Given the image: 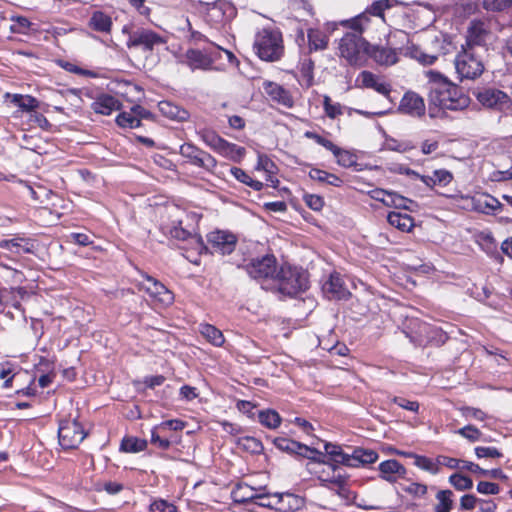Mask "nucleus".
I'll use <instances>...</instances> for the list:
<instances>
[{
  "label": "nucleus",
  "mask_w": 512,
  "mask_h": 512,
  "mask_svg": "<svg viewBox=\"0 0 512 512\" xmlns=\"http://www.w3.org/2000/svg\"><path fill=\"white\" fill-rule=\"evenodd\" d=\"M386 44L398 57L404 55L416 59L424 65H432L437 60V56L426 54L413 44L409 34L403 30L390 32L386 38Z\"/></svg>",
  "instance_id": "20e7f679"
},
{
  "label": "nucleus",
  "mask_w": 512,
  "mask_h": 512,
  "mask_svg": "<svg viewBox=\"0 0 512 512\" xmlns=\"http://www.w3.org/2000/svg\"><path fill=\"white\" fill-rule=\"evenodd\" d=\"M455 67L460 78L475 79L484 70V65L475 50L462 48L455 58Z\"/></svg>",
  "instance_id": "0eeeda50"
},
{
  "label": "nucleus",
  "mask_w": 512,
  "mask_h": 512,
  "mask_svg": "<svg viewBox=\"0 0 512 512\" xmlns=\"http://www.w3.org/2000/svg\"><path fill=\"white\" fill-rule=\"evenodd\" d=\"M487 34L484 22L472 21L467 31L466 42L462 45V48L475 50V47L483 46Z\"/></svg>",
  "instance_id": "b1692460"
},
{
  "label": "nucleus",
  "mask_w": 512,
  "mask_h": 512,
  "mask_svg": "<svg viewBox=\"0 0 512 512\" xmlns=\"http://www.w3.org/2000/svg\"><path fill=\"white\" fill-rule=\"evenodd\" d=\"M121 102L108 93L98 94L91 104V109L101 115H110L121 109Z\"/></svg>",
  "instance_id": "4be33fe9"
},
{
  "label": "nucleus",
  "mask_w": 512,
  "mask_h": 512,
  "mask_svg": "<svg viewBox=\"0 0 512 512\" xmlns=\"http://www.w3.org/2000/svg\"><path fill=\"white\" fill-rule=\"evenodd\" d=\"M200 332L205 339L216 347H220L224 344L223 333L213 325L202 324L200 326Z\"/></svg>",
  "instance_id": "4c0bfd02"
},
{
  "label": "nucleus",
  "mask_w": 512,
  "mask_h": 512,
  "mask_svg": "<svg viewBox=\"0 0 512 512\" xmlns=\"http://www.w3.org/2000/svg\"><path fill=\"white\" fill-rule=\"evenodd\" d=\"M477 101L484 107L505 111L512 106L511 97L494 87H483L474 92Z\"/></svg>",
  "instance_id": "1a4fd4ad"
},
{
  "label": "nucleus",
  "mask_w": 512,
  "mask_h": 512,
  "mask_svg": "<svg viewBox=\"0 0 512 512\" xmlns=\"http://www.w3.org/2000/svg\"><path fill=\"white\" fill-rule=\"evenodd\" d=\"M265 95L278 105L286 108L294 106V97L290 90L273 81H264L262 85Z\"/></svg>",
  "instance_id": "2eb2a0df"
},
{
  "label": "nucleus",
  "mask_w": 512,
  "mask_h": 512,
  "mask_svg": "<svg viewBox=\"0 0 512 512\" xmlns=\"http://www.w3.org/2000/svg\"><path fill=\"white\" fill-rule=\"evenodd\" d=\"M315 62L310 58H303L299 63V83L301 86L309 88L314 84Z\"/></svg>",
  "instance_id": "f704fd0d"
},
{
  "label": "nucleus",
  "mask_w": 512,
  "mask_h": 512,
  "mask_svg": "<svg viewBox=\"0 0 512 512\" xmlns=\"http://www.w3.org/2000/svg\"><path fill=\"white\" fill-rule=\"evenodd\" d=\"M308 54L324 51L329 45V36L319 28L307 30Z\"/></svg>",
  "instance_id": "c756f323"
},
{
  "label": "nucleus",
  "mask_w": 512,
  "mask_h": 512,
  "mask_svg": "<svg viewBox=\"0 0 512 512\" xmlns=\"http://www.w3.org/2000/svg\"><path fill=\"white\" fill-rule=\"evenodd\" d=\"M368 56L380 66H392L399 61V57L386 44L370 46Z\"/></svg>",
  "instance_id": "a878e982"
},
{
  "label": "nucleus",
  "mask_w": 512,
  "mask_h": 512,
  "mask_svg": "<svg viewBox=\"0 0 512 512\" xmlns=\"http://www.w3.org/2000/svg\"><path fill=\"white\" fill-rule=\"evenodd\" d=\"M305 204L314 211H320L324 206V200L316 194H305L303 196Z\"/></svg>",
  "instance_id": "e2e57ef3"
},
{
  "label": "nucleus",
  "mask_w": 512,
  "mask_h": 512,
  "mask_svg": "<svg viewBox=\"0 0 512 512\" xmlns=\"http://www.w3.org/2000/svg\"><path fill=\"white\" fill-rule=\"evenodd\" d=\"M429 93L430 104L443 110H463L470 104V97L463 88L448 81L441 74L429 72Z\"/></svg>",
  "instance_id": "f257e3e1"
},
{
  "label": "nucleus",
  "mask_w": 512,
  "mask_h": 512,
  "mask_svg": "<svg viewBox=\"0 0 512 512\" xmlns=\"http://www.w3.org/2000/svg\"><path fill=\"white\" fill-rule=\"evenodd\" d=\"M239 445L251 453H260L263 450L262 443L254 437H243L239 440Z\"/></svg>",
  "instance_id": "13d9d810"
},
{
  "label": "nucleus",
  "mask_w": 512,
  "mask_h": 512,
  "mask_svg": "<svg viewBox=\"0 0 512 512\" xmlns=\"http://www.w3.org/2000/svg\"><path fill=\"white\" fill-rule=\"evenodd\" d=\"M274 445L283 452H287L290 454H296L308 459L316 460L315 455L321 454L318 450L314 448H310L305 444L300 442L285 438L278 437L274 439Z\"/></svg>",
  "instance_id": "a211bd4d"
},
{
  "label": "nucleus",
  "mask_w": 512,
  "mask_h": 512,
  "mask_svg": "<svg viewBox=\"0 0 512 512\" xmlns=\"http://www.w3.org/2000/svg\"><path fill=\"white\" fill-rule=\"evenodd\" d=\"M383 148L386 150H391V151L406 152V151L414 148V146L411 145L409 142H400L396 139L389 138V137L385 136Z\"/></svg>",
  "instance_id": "6e6d98bb"
},
{
  "label": "nucleus",
  "mask_w": 512,
  "mask_h": 512,
  "mask_svg": "<svg viewBox=\"0 0 512 512\" xmlns=\"http://www.w3.org/2000/svg\"><path fill=\"white\" fill-rule=\"evenodd\" d=\"M323 292L332 299L345 300L351 295L349 290L344 286V282L340 275L331 274L328 281L323 285Z\"/></svg>",
  "instance_id": "393cba45"
},
{
  "label": "nucleus",
  "mask_w": 512,
  "mask_h": 512,
  "mask_svg": "<svg viewBox=\"0 0 512 512\" xmlns=\"http://www.w3.org/2000/svg\"><path fill=\"white\" fill-rule=\"evenodd\" d=\"M380 477L390 483H395L398 478L406 474V468L397 460L391 459L379 464Z\"/></svg>",
  "instance_id": "bb28decb"
},
{
  "label": "nucleus",
  "mask_w": 512,
  "mask_h": 512,
  "mask_svg": "<svg viewBox=\"0 0 512 512\" xmlns=\"http://www.w3.org/2000/svg\"><path fill=\"white\" fill-rule=\"evenodd\" d=\"M258 418L260 423L269 429H276L281 424V417L274 410L261 411Z\"/></svg>",
  "instance_id": "a18cd8bd"
},
{
  "label": "nucleus",
  "mask_w": 512,
  "mask_h": 512,
  "mask_svg": "<svg viewBox=\"0 0 512 512\" xmlns=\"http://www.w3.org/2000/svg\"><path fill=\"white\" fill-rule=\"evenodd\" d=\"M388 223L401 232H409L414 226L413 218L401 212H390L387 216Z\"/></svg>",
  "instance_id": "c9c22d12"
},
{
  "label": "nucleus",
  "mask_w": 512,
  "mask_h": 512,
  "mask_svg": "<svg viewBox=\"0 0 512 512\" xmlns=\"http://www.w3.org/2000/svg\"><path fill=\"white\" fill-rule=\"evenodd\" d=\"M15 377L16 373L14 372L13 365L9 363L0 364V379L4 380V388L11 387Z\"/></svg>",
  "instance_id": "4d7b16f0"
},
{
  "label": "nucleus",
  "mask_w": 512,
  "mask_h": 512,
  "mask_svg": "<svg viewBox=\"0 0 512 512\" xmlns=\"http://www.w3.org/2000/svg\"><path fill=\"white\" fill-rule=\"evenodd\" d=\"M253 50L262 61H279L285 53L282 32L278 28H262L255 34Z\"/></svg>",
  "instance_id": "f03ea898"
},
{
  "label": "nucleus",
  "mask_w": 512,
  "mask_h": 512,
  "mask_svg": "<svg viewBox=\"0 0 512 512\" xmlns=\"http://www.w3.org/2000/svg\"><path fill=\"white\" fill-rule=\"evenodd\" d=\"M59 64H60V67H62L64 70H66L70 73H74L76 75H81V76H87V77H91V78L97 77L96 72H94L92 70L81 68L72 62L60 61Z\"/></svg>",
  "instance_id": "864d4df0"
},
{
  "label": "nucleus",
  "mask_w": 512,
  "mask_h": 512,
  "mask_svg": "<svg viewBox=\"0 0 512 512\" xmlns=\"http://www.w3.org/2000/svg\"><path fill=\"white\" fill-rule=\"evenodd\" d=\"M255 169L266 174V180L273 182V176L277 173L274 162L265 154H258V161Z\"/></svg>",
  "instance_id": "a19ab883"
},
{
  "label": "nucleus",
  "mask_w": 512,
  "mask_h": 512,
  "mask_svg": "<svg viewBox=\"0 0 512 512\" xmlns=\"http://www.w3.org/2000/svg\"><path fill=\"white\" fill-rule=\"evenodd\" d=\"M230 174L235 177L239 182L246 184L247 186L251 187L255 191H260L263 188V183L254 180L251 176H249L244 170L238 167H230L229 168Z\"/></svg>",
  "instance_id": "ea45409f"
},
{
  "label": "nucleus",
  "mask_w": 512,
  "mask_h": 512,
  "mask_svg": "<svg viewBox=\"0 0 512 512\" xmlns=\"http://www.w3.org/2000/svg\"><path fill=\"white\" fill-rule=\"evenodd\" d=\"M249 276L257 281L274 279L277 272V262L273 255H265L261 258H253L245 265Z\"/></svg>",
  "instance_id": "9d476101"
},
{
  "label": "nucleus",
  "mask_w": 512,
  "mask_h": 512,
  "mask_svg": "<svg viewBox=\"0 0 512 512\" xmlns=\"http://www.w3.org/2000/svg\"><path fill=\"white\" fill-rule=\"evenodd\" d=\"M0 248L7 249L12 253L21 254L29 253L31 251V245L25 238H12L0 241Z\"/></svg>",
  "instance_id": "e433bc0d"
},
{
  "label": "nucleus",
  "mask_w": 512,
  "mask_h": 512,
  "mask_svg": "<svg viewBox=\"0 0 512 512\" xmlns=\"http://www.w3.org/2000/svg\"><path fill=\"white\" fill-rule=\"evenodd\" d=\"M159 110L160 112L167 118L178 121V122H184L187 121L190 117L189 112L170 102V101H161L159 102Z\"/></svg>",
  "instance_id": "7c9ffc66"
},
{
  "label": "nucleus",
  "mask_w": 512,
  "mask_h": 512,
  "mask_svg": "<svg viewBox=\"0 0 512 512\" xmlns=\"http://www.w3.org/2000/svg\"><path fill=\"white\" fill-rule=\"evenodd\" d=\"M483 7L488 11H503L512 5V0H482Z\"/></svg>",
  "instance_id": "052dcab7"
},
{
  "label": "nucleus",
  "mask_w": 512,
  "mask_h": 512,
  "mask_svg": "<svg viewBox=\"0 0 512 512\" xmlns=\"http://www.w3.org/2000/svg\"><path fill=\"white\" fill-rule=\"evenodd\" d=\"M398 109L404 114L422 116L425 114V103L417 93L408 91L403 95Z\"/></svg>",
  "instance_id": "aec40b11"
},
{
  "label": "nucleus",
  "mask_w": 512,
  "mask_h": 512,
  "mask_svg": "<svg viewBox=\"0 0 512 512\" xmlns=\"http://www.w3.org/2000/svg\"><path fill=\"white\" fill-rule=\"evenodd\" d=\"M151 117V112L137 104L133 105L130 111L120 112L116 117V123L120 128H137L140 126L142 119Z\"/></svg>",
  "instance_id": "dca6fc26"
},
{
  "label": "nucleus",
  "mask_w": 512,
  "mask_h": 512,
  "mask_svg": "<svg viewBox=\"0 0 512 512\" xmlns=\"http://www.w3.org/2000/svg\"><path fill=\"white\" fill-rule=\"evenodd\" d=\"M475 454L478 458L502 457V453L495 447H476Z\"/></svg>",
  "instance_id": "338daca9"
},
{
  "label": "nucleus",
  "mask_w": 512,
  "mask_h": 512,
  "mask_svg": "<svg viewBox=\"0 0 512 512\" xmlns=\"http://www.w3.org/2000/svg\"><path fill=\"white\" fill-rule=\"evenodd\" d=\"M122 33L127 35L126 47L129 50L137 49L145 54H152L156 48L167 43L165 36L150 28L137 27L132 29L125 25L122 28Z\"/></svg>",
  "instance_id": "7ed1b4c3"
},
{
  "label": "nucleus",
  "mask_w": 512,
  "mask_h": 512,
  "mask_svg": "<svg viewBox=\"0 0 512 512\" xmlns=\"http://www.w3.org/2000/svg\"><path fill=\"white\" fill-rule=\"evenodd\" d=\"M208 242L215 252L227 255L235 249L236 237L227 231L217 230L209 233Z\"/></svg>",
  "instance_id": "6ab92c4d"
},
{
  "label": "nucleus",
  "mask_w": 512,
  "mask_h": 512,
  "mask_svg": "<svg viewBox=\"0 0 512 512\" xmlns=\"http://www.w3.org/2000/svg\"><path fill=\"white\" fill-rule=\"evenodd\" d=\"M323 107L325 115L335 119L343 114V108L339 103H334L329 96H324Z\"/></svg>",
  "instance_id": "603ef678"
},
{
  "label": "nucleus",
  "mask_w": 512,
  "mask_h": 512,
  "mask_svg": "<svg viewBox=\"0 0 512 512\" xmlns=\"http://www.w3.org/2000/svg\"><path fill=\"white\" fill-rule=\"evenodd\" d=\"M201 137L209 147L225 157L237 159L244 155V148L227 142L214 130H201Z\"/></svg>",
  "instance_id": "9b49d317"
},
{
  "label": "nucleus",
  "mask_w": 512,
  "mask_h": 512,
  "mask_svg": "<svg viewBox=\"0 0 512 512\" xmlns=\"http://www.w3.org/2000/svg\"><path fill=\"white\" fill-rule=\"evenodd\" d=\"M181 225L182 221H179L178 225H174L170 228L169 233L171 237L182 241H188L194 250L201 253V251L204 249V244L201 237L184 229Z\"/></svg>",
  "instance_id": "c85d7f7f"
},
{
  "label": "nucleus",
  "mask_w": 512,
  "mask_h": 512,
  "mask_svg": "<svg viewBox=\"0 0 512 512\" xmlns=\"http://www.w3.org/2000/svg\"><path fill=\"white\" fill-rule=\"evenodd\" d=\"M266 490L265 487L255 488L246 483L238 484L232 491V497L235 502L246 503L255 501L259 491Z\"/></svg>",
  "instance_id": "473e14b6"
},
{
  "label": "nucleus",
  "mask_w": 512,
  "mask_h": 512,
  "mask_svg": "<svg viewBox=\"0 0 512 512\" xmlns=\"http://www.w3.org/2000/svg\"><path fill=\"white\" fill-rule=\"evenodd\" d=\"M477 491L481 494L496 495L500 492V487L493 482L481 481L477 484Z\"/></svg>",
  "instance_id": "774afa93"
},
{
  "label": "nucleus",
  "mask_w": 512,
  "mask_h": 512,
  "mask_svg": "<svg viewBox=\"0 0 512 512\" xmlns=\"http://www.w3.org/2000/svg\"><path fill=\"white\" fill-rule=\"evenodd\" d=\"M182 156L189 158L194 165L204 168L209 172H213L217 166V162L210 154L199 150L192 144H183L180 147Z\"/></svg>",
  "instance_id": "4468645a"
},
{
  "label": "nucleus",
  "mask_w": 512,
  "mask_h": 512,
  "mask_svg": "<svg viewBox=\"0 0 512 512\" xmlns=\"http://www.w3.org/2000/svg\"><path fill=\"white\" fill-rule=\"evenodd\" d=\"M450 484L459 491L469 490L473 487V481L462 474H452L449 477Z\"/></svg>",
  "instance_id": "3c124183"
},
{
  "label": "nucleus",
  "mask_w": 512,
  "mask_h": 512,
  "mask_svg": "<svg viewBox=\"0 0 512 512\" xmlns=\"http://www.w3.org/2000/svg\"><path fill=\"white\" fill-rule=\"evenodd\" d=\"M309 177L312 180L321 183H326L335 187H339L342 184V180L335 174L317 168H313L310 170Z\"/></svg>",
  "instance_id": "58836bf2"
},
{
  "label": "nucleus",
  "mask_w": 512,
  "mask_h": 512,
  "mask_svg": "<svg viewBox=\"0 0 512 512\" xmlns=\"http://www.w3.org/2000/svg\"><path fill=\"white\" fill-rule=\"evenodd\" d=\"M275 278L278 281V290L285 295L295 296L308 289L306 274L297 268L282 266L279 272H276Z\"/></svg>",
  "instance_id": "423d86ee"
},
{
  "label": "nucleus",
  "mask_w": 512,
  "mask_h": 512,
  "mask_svg": "<svg viewBox=\"0 0 512 512\" xmlns=\"http://www.w3.org/2000/svg\"><path fill=\"white\" fill-rule=\"evenodd\" d=\"M87 27L94 32L110 35L113 28L112 17L102 10H94L87 22Z\"/></svg>",
  "instance_id": "5701e85b"
},
{
  "label": "nucleus",
  "mask_w": 512,
  "mask_h": 512,
  "mask_svg": "<svg viewBox=\"0 0 512 512\" xmlns=\"http://www.w3.org/2000/svg\"><path fill=\"white\" fill-rule=\"evenodd\" d=\"M4 103L10 106H17L22 112H33L39 108V101L32 95L12 94L6 92L3 95Z\"/></svg>",
  "instance_id": "412c9836"
},
{
  "label": "nucleus",
  "mask_w": 512,
  "mask_h": 512,
  "mask_svg": "<svg viewBox=\"0 0 512 512\" xmlns=\"http://www.w3.org/2000/svg\"><path fill=\"white\" fill-rule=\"evenodd\" d=\"M277 497V511L279 512H293L299 510L303 505L301 497L292 493H276Z\"/></svg>",
  "instance_id": "72a5a7b5"
},
{
  "label": "nucleus",
  "mask_w": 512,
  "mask_h": 512,
  "mask_svg": "<svg viewBox=\"0 0 512 512\" xmlns=\"http://www.w3.org/2000/svg\"><path fill=\"white\" fill-rule=\"evenodd\" d=\"M140 289L144 290L154 301L167 306L173 302V293L155 278L145 275L140 283Z\"/></svg>",
  "instance_id": "ddd939ff"
},
{
  "label": "nucleus",
  "mask_w": 512,
  "mask_h": 512,
  "mask_svg": "<svg viewBox=\"0 0 512 512\" xmlns=\"http://www.w3.org/2000/svg\"><path fill=\"white\" fill-rule=\"evenodd\" d=\"M433 179L435 180L436 185L446 186L452 181L453 176L448 170L439 169L433 172Z\"/></svg>",
  "instance_id": "0e129e2a"
},
{
  "label": "nucleus",
  "mask_w": 512,
  "mask_h": 512,
  "mask_svg": "<svg viewBox=\"0 0 512 512\" xmlns=\"http://www.w3.org/2000/svg\"><path fill=\"white\" fill-rule=\"evenodd\" d=\"M86 436L85 429L76 419L62 420L59 424V443L64 449L77 448Z\"/></svg>",
  "instance_id": "6e6552de"
},
{
  "label": "nucleus",
  "mask_w": 512,
  "mask_h": 512,
  "mask_svg": "<svg viewBox=\"0 0 512 512\" xmlns=\"http://www.w3.org/2000/svg\"><path fill=\"white\" fill-rule=\"evenodd\" d=\"M147 441L134 437L124 438L121 443V450L129 453H137L145 450Z\"/></svg>",
  "instance_id": "09e8293b"
},
{
  "label": "nucleus",
  "mask_w": 512,
  "mask_h": 512,
  "mask_svg": "<svg viewBox=\"0 0 512 512\" xmlns=\"http://www.w3.org/2000/svg\"><path fill=\"white\" fill-rule=\"evenodd\" d=\"M413 201L403 197L395 192L391 193L390 199L386 200V206H393L398 209H406L409 210V204H412Z\"/></svg>",
  "instance_id": "bf43d9fd"
},
{
  "label": "nucleus",
  "mask_w": 512,
  "mask_h": 512,
  "mask_svg": "<svg viewBox=\"0 0 512 512\" xmlns=\"http://www.w3.org/2000/svg\"><path fill=\"white\" fill-rule=\"evenodd\" d=\"M370 44L362 36L345 33L339 41V55L350 66L361 67L366 63Z\"/></svg>",
  "instance_id": "39448f33"
},
{
  "label": "nucleus",
  "mask_w": 512,
  "mask_h": 512,
  "mask_svg": "<svg viewBox=\"0 0 512 512\" xmlns=\"http://www.w3.org/2000/svg\"><path fill=\"white\" fill-rule=\"evenodd\" d=\"M402 490L414 498H423L428 491V487L425 484L411 482L407 485L401 486Z\"/></svg>",
  "instance_id": "5fc2aeb1"
},
{
  "label": "nucleus",
  "mask_w": 512,
  "mask_h": 512,
  "mask_svg": "<svg viewBox=\"0 0 512 512\" xmlns=\"http://www.w3.org/2000/svg\"><path fill=\"white\" fill-rule=\"evenodd\" d=\"M357 82H360V86L363 88H369L375 90L377 93L385 96L390 102H393L391 98L392 86L390 83L382 81L381 78L371 71L364 70L358 77Z\"/></svg>",
  "instance_id": "f3484780"
},
{
  "label": "nucleus",
  "mask_w": 512,
  "mask_h": 512,
  "mask_svg": "<svg viewBox=\"0 0 512 512\" xmlns=\"http://www.w3.org/2000/svg\"><path fill=\"white\" fill-rule=\"evenodd\" d=\"M200 4L205 7L206 20L212 25L224 24L235 14L231 4L225 1L215 0L211 3L200 2Z\"/></svg>",
  "instance_id": "f8f14e48"
},
{
  "label": "nucleus",
  "mask_w": 512,
  "mask_h": 512,
  "mask_svg": "<svg viewBox=\"0 0 512 512\" xmlns=\"http://www.w3.org/2000/svg\"><path fill=\"white\" fill-rule=\"evenodd\" d=\"M305 136L307 138L314 139L318 144L322 145L327 150H330L332 153H333V151L337 147L330 140L326 139L325 137H323V136H321V135H319V134H317V133H315L313 131L307 130L306 133H305Z\"/></svg>",
  "instance_id": "69168bd1"
},
{
  "label": "nucleus",
  "mask_w": 512,
  "mask_h": 512,
  "mask_svg": "<svg viewBox=\"0 0 512 512\" xmlns=\"http://www.w3.org/2000/svg\"><path fill=\"white\" fill-rule=\"evenodd\" d=\"M277 497L276 493L270 494L264 491H259L255 499V504L260 507L270 508L277 511Z\"/></svg>",
  "instance_id": "8fccbe9b"
},
{
  "label": "nucleus",
  "mask_w": 512,
  "mask_h": 512,
  "mask_svg": "<svg viewBox=\"0 0 512 512\" xmlns=\"http://www.w3.org/2000/svg\"><path fill=\"white\" fill-rule=\"evenodd\" d=\"M187 65L192 70H210L213 66V59L199 49H188L185 53Z\"/></svg>",
  "instance_id": "cd10ccee"
},
{
  "label": "nucleus",
  "mask_w": 512,
  "mask_h": 512,
  "mask_svg": "<svg viewBox=\"0 0 512 512\" xmlns=\"http://www.w3.org/2000/svg\"><path fill=\"white\" fill-rule=\"evenodd\" d=\"M409 456L414 458V465L416 467L434 475L439 473L437 460L434 461L426 456L417 454H410Z\"/></svg>",
  "instance_id": "37998d69"
},
{
  "label": "nucleus",
  "mask_w": 512,
  "mask_h": 512,
  "mask_svg": "<svg viewBox=\"0 0 512 512\" xmlns=\"http://www.w3.org/2000/svg\"><path fill=\"white\" fill-rule=\"evenodd\" d=\"M357 467L366 464H372L377 461L378 454L372 449L356 448L354 449Z\"/></svg>",
  "instance_id": "49530a36"
},
{
  "label": "nucleus",
  "mask_w": 512,
  "mask_h": 512,
  "mask_svg": "<svg viewBox=\"0 0 512 512\" xmlns=\"http://www.w3.org/2000/svg\"><path fill=\"white\" fill-rule=\"evenodd\" d=\"M320 485L325 488H332V485L336 486V494L344 499H349L350 491L346 487L347 478L344 475L338 474L334 475L331 478L324 477L323 475L319 476Z\"/></svg>",
  "instance_id": "2f4dec72"
},
{
  "label": "nucleus",
  "mask_w": 512,
  "mask_h": 512,
  "mask_svg": "<svg viewBox=\"0 0 512 512\" xmlns=\"http://www.w3.org/2000/svg\"><path fill=\"white\" fill-rule=\"evenodd\" d=\"M396 0H377L366 8L367 13L384 19V12L394 6Z\"/></svg>",
  "instance_id": "de8ad7c7"
},
{
  "label": "nucleus",
  "mask_w": 512,
  "mask_h": 512,
  "mask_svg": "<svg viewBox=\"0 0 512 512\" xmlns=\"http://www.w3.org/2000/svg\"><path fill=\"white\" fill-rule=\"evenodd\" d=\"M333 155L335 156L337 163L345 168H350L357 164L356 155L348 150L336 147L333 151Z\"/></svg>",
  "instance_id": "c03bdc74"
},
{
  "label": "nucleus",
  "mask_w": 512,
  "mask_h": 512,
  "mask_svg": "<svg viewBox=\"0 0 512 512\" xmlns=\"http://www.w3.org/2000/svg\"><path fill=\"white\" fill-rule=\"evenodd\" d=\"M24 143L21 144L24 148L39 152L42 149V141L41 139L36 135H27L26 133L22 136Z\"/></svg>",
  "instance_id": "680f3d73"
},
{
  "label": "nucleus",
  "mask_w": 512,
  "mask_h": 512,
  "mask_svg": "<svg viewBox=\"0 0 512 512\" xmlns=\"http://www.w3.org/2000/svg\"><path fill=\"white\" fill-rule=\"evenodd\" d=\"M453 492L451 490H440L436 494L438 503L435 512H450L453 506Z\"/></svg>",
  "instance_id": "79ce46f5"
}]
</instances>
